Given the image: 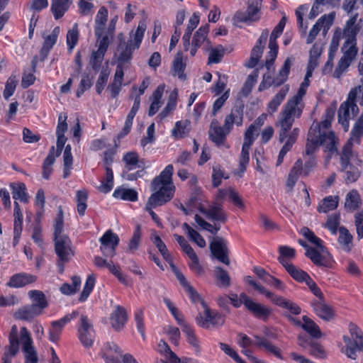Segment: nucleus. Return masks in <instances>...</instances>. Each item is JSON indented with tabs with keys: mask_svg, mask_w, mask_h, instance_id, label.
<instances>
[{
	"mask_svg": "<svg viewBox=\"0 0 363 363\" xmlns=\"http://www.w3.org/2000/svg\"><path fill=\"white\" fill-rule=\"evenodd\" d=\"M173 172V165L168 164L158 176L152 179L150 189L154 193L147 200L149 207L156 208L163 206L173 199L176 189L172 179Z\"/></svg>",
	"mask_w": 363,
	"mask_h": 363,
	"instance_id": "1",
	"label": "nucleus"
},
{
	"mask_svg": "<svg viewBox=\"0 0 363 363\" xmlns=\"http://www.w3.org/2000/svg\"><path fill=\"white\" fill-rule=\"evenodd\" d=\"M357 104L363 106V87L361 86L352 89L349 92L347 100L340 106L338 122L345 132L349 130L350 120L354 118L359 112Z\"/></svg>",
	"mask_w": 363,
	"mask_h": 363,
	"instance_id": "2",
	"label": "nucleus"
},
{
	"mask_svg": "<svg viewBox=\"0 0 363 363\" xmlns=\"http://www.w3.org/2000/svg\"><path fill=\"white\" fill-rule=\"evenodd\" d=\"M245 281L252 286L255 290L259 291L261 294L264 295L267 298H269L271 301L277 306L288 310L293 315H299L301 313V308L296 303L286 299L281 296H277L272 292L267 290L263 286L258 284L252 279V277L247 276L245 278Z\"/></svg>",
	"mask_w": 363,
	"mask_h": 363,
	"instance_id": "3",
	"label": "nucleus"
},
{
	"mask_svg": "<svg viewBox=\"0 0 363 363\" xmlns=\"http://www.w3.org/2000/svg\"><path fill=\"white\" fill-rule=\"evenodd\" d=\"M348 329L351 337L343 335L342 340L345 343V347L342 349V352L345 353L348 358L356 359L357 357V350L363 349V333L362 330L353 323L349 324Z\"/></svg>",
	"mask_w": 363,
	"mask_h": 363,
	"instance_id": "4",
	"label": "nucleus"
},
{
	"mask_svg": "<svg viewBox=\"0 0 363 363\" xmlns=\"http://www.w3.org/2000/svg\"><path fill=\"white\" fill-rule=\"evenodd\" d=\"M54 242L55 252L57 257L56 264L58 272L62 274L65 272V264L69 262L74 255V252L72 249V242L67 235L54 240Z\"/></svg>",
	"mask_w": 363,
	"mask_h": 363,
	"instance_id": "5",
	"label": "nucleus"
},
{
	"mask_svg": "<svg viewBox=\"0 0 363 363\" xmlns=\"http://www.w3.org/2000/svg\"><path fill=\"white\" fill-rule=\"evenodd\" d=\"M302 113L301 108H293L289 105H285L281 113L282 117L279 120L281 129L279 133V140L283 143L287 138V133L291 130L294 122V117L299 118Z\"/></svg>",
	"mask_w": 363,
	"mask_h": 363,
	"instance_id": "6",
	"label": "nucleus"
},
{
	"mask_svg": "<svg viewBox=\"0 0 363 363\" xmlns=\"http://www.w3.org/2000/svg\"><path fill=\"white\" fill-rule=\"evenodd\" d=\"M202 305L206 308L203 315L199 314L196 318V323L201 328L205 329L212 327H220L225 323V315L213 312L206 307L205 302L201 300Z\"/></svg>",
	"mask_w": 363,
	"mask_h": 363,
	"instance_id": "7",
	"label": "nucleus"
},
{
	"mask_svg": "<svg viewBox=\"0 0 363 363\" xmlns=\"http://www.w3.org/2000/svg\"><path fill=\"white\" fill-rule=\"evenodd\" d=\"M239 336H240L241 337L239 344L242 347L245 348L252 345H255L258 347H264L267 351L272 353L275 357L280 359H284L281 353L280 349L274 346L267 338L255 335V337L257 341L255 343H253L252 340L245 334L240 333Z\"/></svg>",
	"mask_w": 363,
	"mask_h": 363,
	"instance_id": "8",
	"label": "nucleus"
},
{
	"mask_svg": "<svg viewBox=\"0 0 363 363\" xmlns=\"http://www.w3.org/2000/svg\"><path fill=\"white\" fill-rule=\"evenodd\" d=\"M357 14L352 16L346 21L344 28L342 30V38H345V41L342 45V50L347 48L351 43H357V35L360 31L362 20L360 19L357 23Z\"/></svg>",
	"mask_w": 363,
	"mask_h": 363,
	"instance_id": "9",
	"label": "nucleus"
},
{
	"mask_svg": "<svg viewBox=\"0 0 363 363\" xmlns=\"http://www.w3.org/2000/svg\"><path fill=\"white\" fill-rule=\"evenodd\" d=\"M78 337L83 346L86 348L91 347L94 344L95 332L86 315H82L80 317Z\"/></svg>",
	"mask_w": 363,
	"mask_h": 363,
	"instance_id": "10",
	"label": "nucleus"
},
{
	"mask_svg": "<svg viewBox=\"0 0 363 363\" xmlns=\"http://www.w3.org/2000/svg\"><path fill=\"white\" fill-rule=\"evenodd\" d=\"M209 247L211 253L214 258L226 265L230 264L228 242L223 238L216 237L210 243Z\"/></svg>",
	"mask_w": 363,
	"mask_h": 363,
	"instance_id": "11",
	"label": "nucleus"
},
{
	"mask_svg": "<svg viewBox=\"0 0 363 363\" xmlns=\"http://www.w3.org/2000/svg\"><path fill=\"white\" fill-rule=\"evenodd\" d=\"M101 242L100 250L105 257H113L116 255V247L120 239L117 234L111 230H108L99 240Z\"/></svg>",
	"mask_w": 363,
	"mask_h": 363,
	"instance_id": "12",
	"label": "nucleus"
},
{
	"mask_svg": "<svg viewBox=\"0 0 363 363\" xmlns=\"http://www.w3.org/2000/svg\"><path fill=\"white\" fill-rule=\"evenodd\" d=\"M79 315L77 311H73L71 313L66 314L62 318L51 323V328L49 331V340L56 342L60 337V335L65 325L72 320L75 319Z\"/></svg>",
	"mask_w": 363,
	"mask_h": 363,
	"instance_id": "13",
	"label": "nucleus"
},
{
	"mask_svg": "<svg viewBox=\"0 0 363 363\" xmlns=\"http://www.w3.org/2000/svg\"><path fill=\"white\" fill-rule=\"evenodd\" d=\"M245 298V307L257 318L267 320L272 313V309L254 301L248 296H242Z\"/></svg>",
	"mask_w": 363,
	"mask_h": 363,
	"instance_id": "14",
	"label": "nucleus"
},
{
	"mask_svg": "<svg viewBox=\"0 0 363 363\" xmlns=\"http://www.w3.org/2000/svg\"><path fill=\"white\" fill-rule=\"evenodd\" d=\"M245 104L242 101H236L231 109L230 114L225 118V126L228 128H233V125L241 126L243 123V112Z\"/></svg>",
	"mask_w": 363,
	"mask_h": 363,
	"instance_id": "15",
	"label": "nucleus"
},
{
	"mask_svg": "<svg viewBox=\"0 0 363 363\" xmlns=\"http://www.w3.org/2000/svg\"><path fill=\"white\" fill-rule=\"evenodd\" d=\"M334 18V13H331L328 15L325 14L322 16L313 25V28L311 29L309 34L306 38V43L311 44L315 39L321 28L323 26H325L328 28L333 24Z\"/></svg>",
	"mask_w": 363,
	"mask_h": 363,
	"instance_id": "16",
	"label": "nucleus"
},
{
	"mask_svg": "<svg viewBox=\"0 0 363 363\" xmlns=\"http://www.w3.org/2000/svg\"><path fill=\"white\" fill-rule=\"evenodd\" d=\"M199 211L209 220L221 223H225L227 221V216L223 209L221 203H214L209 206L208 208L201 207L199 208Z\"/></svg>",
	"mask_w": 363,
	"mask_h": 363,
	"instance_id": "17",
	"label": "nucleus"
},
{
	"mask_svg": "<svg viewBox=\"0 0 363 363\" xmlns=\"http://www.w3.org/2000/svg\"><path fill=\"white\" fill-rule=\"evenodd\" d=\"M128 320V315L125 309L121 306H116L115 310L110 316V323L116 331L121 330Z\"/></svg>",
	"mask_w": 363,
	"mask_h": 363,
	"instance_id": "18",
	"label": "nucleus"
},
{
	"mask_svg": "<svg viewBox=\"0 0 363 363\" xmlns=\"http://www.w3.org/2000/svg\"><path fill=\"white\" fill-rule=\"evenodd\" d=\"M312 306L315 314L321 319L325 321H330L334 319L335 316L334 308L328 305L324 300L313 302Z\"/></svg>",
	"mask_w": 363,
	"mask_h": 363,
	"instance_id": "19",
	"label": "nucleus"
},
{
	"mask_svg": "<svg viewBox=\"0 0 363 363\" xmlns=\"http://www.w3.org/2000/svg\"><path fill=\"white\" fill-rule=\"evenodd\" d=\"M103 358L106 363H122V350L114 342H106L104 347Z\"/></svg>",
	"mask_w": 363,
	"mask_h": 363,
	"instance_id": "20",
	"label": "nucleus"
},
{
	"mask_svg": "<svg viewBox=\"0 0 363 363\" xmlns=\"http://www.w3.org/2000/svg\"><path fill=\"white\" fill-rule=\"evenodd\" d=\"M42 313L39 311L36 307L32 304L25 305L13 313V318L16 320L24 321H32L35 317L41 315Z\"/></svg>",
	"mask_w": 363,
	"mask_h": 363,
	"instance_id": "21",
	"label": "nucleus"
},
{
	"mask_svg": "<svg viewBox=\"0 0 363 363\" xmlns=\"http://www.w3.org/2000/svg\"><path fill=\"white\" fill-rule=\"evenodd\" d=\"M37 280V277L33 274L27 273L15 274L10 277L7 286L12 288H21L27 284L34 283Z\"/></svg>",
	"mask_w": 363,
	"mask_h": 363,
	"instance_id": "22",
	"label": "nucleus"
},
{
	"mask_svg": "<svg viewBox=\"0 0 363 363\" xmlns=\"http://www.w3.org/2000/svg\"><path fill=\"white\" fill-rule=\"evenodd\" d=\"M170 266L172 269L173 272L174 273L176 277L179 281V284L182 286L186 290V291L189 294L191 298L193 301H196L200 300L201 298L196 291L189 284L187 281L184 275L175 267V265L172 263V260L169 261Z\"/></svg>",
	"mask_w": 363,
	"mask_h": 363,
	"instance_id": "23",
	"label": "nucleus"
},
{
	"mask_svg": "<svg viewBox=\"0 0 363 363\" xmlns=\"http://www.w3.org/2000/svg\"><path fill=\"white\" fill-rule=\"evenodd\" d=\"M319 143H320V145H324L325 151H328L331 155L337 152V145L338 140L333 131L320 133Z\"/></svg>",
	"mask_w": 363,
	"mask_h": 363,
	"instance_id": "24",
	"label": "nucleus"
},
{
	"mask_svg": "<svg viewBox=\"0 0 363 363\" xmlns=\"http://www.w3.org/2000/svg\"><path fill=\"white\" fill-rule=\"evenodd\" d=\"M72 0H51L50 11L55 20L61 18L72 4Z\"/></svg>",
	"mask_w": 363,
	"mask_h": 363,
	"instance_id": "25",
	"label": "nucleus"
},
{
	"mask_svg": "<svg viewBox=\"0 0 363 363\" xmlns=\"http://www.w3.org/2000/svg\"><path fill=\"white\" fill-rule=\"evenodd\" d=\"M278 261L294 280L300 283H302L306 280L305 277L308 274L307 272L296 267L292 263L288 262L283 258H279Z\"/></svg>",
	"mask_w": 363,
	"mask_h": 363,
	"instance_id": "26",
	"label": "nucleus"
},
{
	"mask_svg": "<svg viewBox=\"0 0 363 363\" xmlns=\"http://www.w3.org/2000/svg\"><path fill=\"white\" fill-rule=\"evenodd\" d=\"M108 18V9L102 6L99 9L96 18L94 34L96 38H100L104 33L105 25Z\"/></svg>",
	"mask_w": 363,
	"mask_h": 363,
	"instance_id": "27",
	"label": "nucleus"
},
{
	"mask_svg": "<svg viewBox=\"0 0 363 363\" xmlns=\"http://www.w3.org/2000/svg\"><path fill=\"white\" fill-rule=\"evenodd\" d=\"M232 128H228L227 126H223L220 128H217L213 131H208L209 139L213 142L216 146L220 147L224 145L227 135L230 133Z\"/></svg>",
	"mask_w": 363,
	"mask_h": 363,
	"instance_id": "28",
	"label": "nucleus"
},
{
	"mask_svg": "<svg viewBox=\"0 0 363 363\" xmlns=\"http://www.w3.org/2000/svg\"><path fill=\"white\" fill-rule=\"evenodd\" d=\"M28 296L33 301L31 304L36 307L37 309L42 313L44 309L48 306V303L45 295L43 291L38 290H31L28 291Z\"/></svg>",
	"mask_w": 363,
	"mask_h": 363,
	"instance_id": "29",
	"label": "nucleus"
},
{
	"mask_svg": "<svg viewBox=\"0 0 363 363\" xmlns=\"http://www.w3.org/2000/svg\"><path fill=\"white\" fill-rule=\"evenodd\" d=\"M339 237H338V242L340 245L342 249L347 252H350L352 250V240L353 237L349 232V230L344 226L339 227Z\"/></svg>",
	"mask_w": 363,
	"mask_h": 363,
	"instance_id": "30",
	"label": "nucleus"
},
{
	"mask_svg": "<svg viewBox=\"0 0 363 363\" xmlns=\"http://www.w3.org/2000/svg\"><path fill=\"white\" fill-rule=\"evenodd\" d=\"M164 87V84H160L154 91L152 95V102L148 111V115L150 116H154L158 111L160 107L161 99L163 95Z\"/></svg>",
	"mask_w": 363,
	"mask_h": 363,
	"instance_id": "31",
	"label": "nucleus"
},
{
	"mask_svg": "<svg viewBox=\"0 0 363 363\" xmlns=\"http://www.w3.org/2000/svg\"><path fill=\"white\" fill-rule=\"evenodd\" d=\"M303 321L302 329L305 330L310 336L318 339L321 337L322 333L319 326L310 318L306 315L302 317Z\"/></svg>",
	"mask_w": 363,
	"mask_h": 363,
	"instance_id": "32",
	"label": "nucleus"
},
{
	"mask_svg": "<svg viewBox=\"0 0 363 363\" xmlns=\"http://www.w3.org/2000/svg\"><path fill=\"white\" fill-rule=\"evenodd\" d=\"M10 187L11 189L12 197L15 201L19 200L23 203L28 202V195L24 183H13L11 184Z\"/></svg>",
	"mask_w": 363,
	"mask_h": 363,
	"instance_id": "33",
	"label": "nucleus"
},
{
	"mask_svg": "<svg viewBox=\"0 0 363 363\" xmlns=\"http://www.w3.org/2000/svg\"><path fill=\"white\" fill-rule=\"evenodd\" d=\"M289 91V85L284 86L268 104V110L272 113L277 111L280 104L284 100Z\"/></svg>",
	"mask_w": 363,
	"mask_h": 363,
	"instance_id": "34",
	"label": "nucleus"
},
{
	"mask_svg": "<svg viewBox=\"0 0 363 363\" xmlns=\"http://www.w3.org/2000/svg\"><path fill=\"white\" fill-rule=\"evenodd\" d=\"M113 196L116 199L129 201H136L138 199V192L135 190L123 187L116 188Z\"/></svg>",
	"mask_w": 363,
	"mask_h": 363,
	"instance_id": "35",
	"label": "nucleus"
},
{
	"mask_svg": "<svg viewBox=\"0 0 363 363\" xmlns=\"http://www.w3.org/2000/svg\"><path fill=\"white\" fill-rule=\"evenodd\" d=\"M138 48H135L133 40L129 39L118 56L117 65H122L123 66V64L129 62L132 59L133 52Z\"/></svg>",
	"mask_w": 363,
	"mask_h": 363,
	"instance_id": "36",
	"label": "nucleus"
},
{
	"mask_svg": "<svg viewBox=\"0 0 363 363\" xmlns=\"http://www.w3.org/2000/svg\"><path fill=\"white\" fill-rule=\"evenodd\" d=\"M81 286V278L79 276L72 277V284L64 283L60 288V292L67 296H71L79 289Z\"/></svg>",
	"mask_w": 363,
	"mask_h": 363,
	"instance_id": "37",
	"label": "nucleus"
},
{
	"mask_svg": "<svg viewBox=\"0 0 363 363\" xmlns=\"http://www.w3.org/2000/svg\"><path fill=\"white\" fill-rule=\"evenodd\" d=\"M361 204L360 196L355 189L350 191L346 196L345 206L350 211L357 209Z\"/></svg>",
	"mask_w": 363,
	"mask_h": 363,
	"instance_id": "38",
	"label": "nucleus"
},
{
	"mask_svg": "<svg viewBox=\"0 0 363 363\" xmlns=\"http://www.w3.org/2000/svg\"><path fill=\"white\" fill-rule=\"evenodd\" d=\"M259 71L257 69H255L250 75H248L241 89V93L244 96H247L251 93L253 86L257 81Z\"/></svg>",
	"mask_w": 363,
	"mask_h": 363,
	"instance_id": "39",
	"label": "nucleus"
},
{
	"mask_svg": "<svg viewBox=\"0 0 363 363\" xmlns=\"http://www.w3.org/2000/svg\"><path fill=\"white\" fill-rule=\"evenodd\" d=\"M106 178L101 182L98 190L104 194L110 192L113 186V173L111 168H106Z\"/></svg>",
	"mask_w": 363,
	"mask_h": 363,
	"instance_id": "40",
	"label": "nucleus"
},
{
	"mask_svg": "<svg viewBox=\"0 0 363 363\" xmlns=\"http://www.w3.org/2000/svg\"><path fill=\"white\" fill-rule=\"evenodd\" d=\"M339 197L329 196L323 200V203L318 207V211L320 213H327L333 211L337 207Z\"/></svg>",
	"mask_w": 363,
	"mask_h": 363,
	"instance_id": "41",
	"label": "nucleus"
},
{
	"mask_svg": "<svg viewBox=\"0 0 363 363\" xmlns=\"http://www.w3.org/2000/svg\"><path fill=\"white\" fill-rule=\"evenodd\" d=\"M183 333L186 336V340L196 352L199 351V344L198 338L196 337L194 330L191 326L187 323L182 326Z\"/></svg>",
	"mask_w": 363,
	"mask_h": 363,
	"instance_id": "42",
	"label": "nucleus"
},
{
	"mask_svg": "<svg viewBox=\"0 0 363 363\" xmlns=\"http://www.w3.org/2000/svg\"><path fill=\"white\" fill-rule=\"evenodd\" d=\"M308 252H305L306 257L309 258L311 262L317 266L328 267V262L325 257L321 255L316 249L310 248Z\"/></svg>",
	"mask_w": 363,
	"mask_h": 363,
	"instance_id": "43",
	"label": "nucleus"
},
{
	"mask_svg": "<svg viewBox=\"0 0 363 363\" xmlns=\"http://www.w3.org/2000/svg\"><path fill=\"white\" fill-rule=\"evenodd\" d=\"M79 30H78V25L77 23H75L72 28L69 30L67 33V49L69 52L72 51L74 48L76 46V45L78 43L79 40Z\"/></svg>",
	"mask_w": 363,
	"mask_h": 363,
	"instance_id": "44",
	"label": "nucleus"
},
{
	"mask_svg": "<svg viewBox=\"0 0 363 363\" xmlns=\"http://www.w3.org/2000/svg\"><path fill=\"white\" fill-rule=\"evenodd\" d=\"M186 68V64L182 62V55L181 52H178L173 61L172 69L174 74L178 76L181 79H185L186 75L184 74V70Z\"/></svg>",
	"mask_w": 363,
	"mask_h": 363,
	"instance_id": "45",
	"label": "nucleus"
},
{
	"mask_svg": "<svg viewBox=\"0 0 363 363\" xmlns=\"http://www.w3.org/2000/svg\"><path fill=\"white\" fill-rule=\"evenodd\" d=\"M214 276L219 281V286L228 287L230 285V277L226 270L220 267H216L214 269Z\"/></svg>",
	"mask_w": 363,
	"mask_h": 363,
	"instance_id": "46",
	"label": "nucleus"
},
{
	"mask_svg": "<svg viewBox=\"0 0 363 363\" xmlns=\"http://www.w3.org/2000/svg\"><path fill=\"white\" fill-rule=\"evenodd\" d=\"M123 161L128 170H133L140 162L139 155L136 152H128L123 155Z\"/></svg>",
	"mask_w": 363,
	"mask_h": 363,
	"instance_id": "47",
	"label": "nucleus"
},
{
	"mask_svg": "<svg viewBox=\"0 0 363 363\" xmlns=\"http://www.w3.org/2000/svg\"><path fill=\"white\" fill-rule=\"evenodd\" d=\"M209 32V25L206 24L199 28L194 35L192 43L196 47H201L206 38L207 34Z\"/></svg>",
	"mask_w": 363,
	"mask_h": 363,
	"instance_id": "48",
	"label": "nucleus"
},
{
	"mask_svg": "<svg viewBox=\"0 0 363 363\" xmlns=\"http://www.w3.org/2000/svg\"><path fill=\"white\" fill-rule=\"evenodd\" d=\"M303 235L312 244L318 247L320 250L324 252L325 247L322 245V240L318 238L314 233L308 228H303L301 230Z\"/></svg>",
	"mask_w": 363,
	"mask_h": 363,
	"instance_id": "49",
	"label": "nucleus"
},
{
	"mask_svg": "<svg viewBox=\"0 0 363 363\" xmlns=\"http://www.w3.org/2000/svg\"><path fill=\"white\" fill-rule=\"evenodd\" d=\"M95 284V278L92 275H89L85 282L83 290L79 297V302H84L89 296Z\"/></svg>",
	"mask_w": 363,
	"mask_h": 363,
	"instance_id": "50",
	"label": "nucleus"
},
{
	"mask_svg": "<svg viewBox=\"0 0 363 363\" xmlns=\"http://www.w3.org/2000/svg\"><path fill=\"white\" fill-rule=\"evenodd\" d=\"M251 145L249 144H242L241 154L239 160V169L242 173L245 172L247 168V166L250 161V148Z\"/></svg>",
	"mask_w": 363,
	"mask_h": 363,
	"instance_id": "51",
	"label": "nucleus"
},
{
	"mask_svg": "<svg viewBox=\"0 0 363 363\" xmlns=\"http://www.w3.org/2000/svg\"><path fill=\"white\" fill-rule=\"evenodd\" d=\"M340 216L338 213H334L328 216L327 222L324 225V227L328 228L333 235H336L338 226L340 225Z\"/></svg>",
	"mask_w": 363,
	"mask_h": 363,
	"instance_id": "52",
	"label": "nucleus"
},
{
	"mask_svg": "<svg viewBox=\"0 0 363 363\" xmlns=\"http://www.w3.org/2000/svg\"><path fill=\"white\" fill-rule=\"evenodd\" d=\"M104 56L105 54L103 52H99L96 50L92 51L90 56L89 64L94 72H97L100 69Z\"/></svg>",
	"mask_w": 363,
	"mask_h": 363,
	"instance_id": "53",
	"label": "nucleus"
},
{
	"mask_svg": "<svg viewBox=\"0 0 363 363\" xmlns=\"http://www.w3.org/2000/svg\"><path fill=\"white\" fill-rule=\"evenodd\" d=\"M141 229L140 225H138L134 230L133 235L128 243V250L131 252L136 251L140 245L141 240Z\"/></svg>",
	"mask_w": 363,
	"mask_h": 363,
	"instance_id": "54",
	"label": "nucleus"
},
{
	"mask_svg": "<svg viewBox=\"0 0 363 363\" xmlns=\"http://www.w3.org/2000/svg\"><path fill=\"white\" fill-rule=\"evenodd\" d=\"M195 221L199 225H200L203 229L208 231L213 235H216L217 233L220 229V225L218 224H215L212 225L209 223L206 222L203 220L199 215L196 214L194 217Z\"/></svg>",
	"mask_w": 363,
	"mask_h": 363,
	"instance_id": "55",
	"label": "nucleus"
},
{
	"mask_svg": "<svg viewBox=\"0 0 363 363\" xmlns=\"http://www.w3.org/2000/svg\"><path fill=\"white\" fill-rule=\"evenodd\" d=\"M110 72L107 68H103L99 74L98 79L96 83V91L97 94H101L106 86Z\"/></svg>",
	"mask_w": 363,
	"mask_h": 363,
	"instance_id": "56",
	"label": "nucleus"
},
{
	"mask_svg": "<svg viewBox=\"0 0 363 363\" xmlns=\"http://www.w3.org/2000/svg\"><path fill=\"white\" fill-rule=\"evenodd\" d=\"M262 2L261 0H255L248 3V6L246 11L252 21H257L259 19V16L257 13L259 12L261 9Z\"/></svg>",
	"mask_w": 363,
	"mask_h": 363,
	"instance_id": "57",
	"label": "nucleus"
},
{
	"mask_svg": "<svg viewBox=\"0 0 363 363\" xmlns=\"http://www.w3.org/2000/svg\"><path fill=\"white\" fill-rule=\"evenodd\" d=\"M64 220L63 211L61 207L59 208L57 218H55V230H54V240L62 238L64 235L62 234L63 230Z\"/></svg>",
	"mask_w": 363,
	"mask_h": 363,
	"instance_id": "58",
	"label": "nucleus"
},
{
	"mask_svg": "<svg viewBox=\"0 0 363 363\" xmlns=\"http://www.w3.org/2000/svg\"><path fill=\"white\" fill-rule=\"evenodd\" d=\"M16 77L11 75L5 84V89L3 93L4 97L8 100L14 93L17 85Z\"/></svg>",
	"mask_w": 363,
	"mask_h": 363,
	"instance_id": "59",
	"label": "nucleus"
},
{
	"mask_svg": "<svg viewBox=\"0 0 363 363\" xmlns=\"http://www.w3.org/2000/svg\"><path fill=\"white\" fill-rule=\"evenodd\" d=\"M154 245L157 247L159 252L162 255L163 258L167 261L169 262L172 259L171 255L169 253L167 247L164 242L162 240L160 236L155 235L152 240Z\"/></svg>",
	"mask_w": 363,
	"mask_h": 363,
	"instance_id": "60",
	"label": "nucleus"
},
{
	"mask_svg": "<svg viewBox=\"0 0 363 363\" xmlns=\"http://www.w3.org/2000/svg\"><path fill=\"white\" fill-rule=\"evenodd\" d=\"M60 33V28L59 26H56L53 28L51 34L47 35L44 38V42L43 46L51 50L57 40L58 35Z\"/></svg>",
	"mask_w": 363,
	"mask_h": 363,
	"instance_id": "61",
	"label": "nucleus"
},
{
	"mask_svg": "<svg viewBox=\"0 0 363 363\" xmlns=\"http://www.w3.org/2000/svg\"><path fill=\"white\" fill-rule=\"evenodd\" d=\"M146 28L145 21H140L133 35L134 40L133 41L135 48H140Z\"/></svg>",
	"mask_w": 363,
	"mask_h": 363,
	"instance_id": "62",
	"label": "nucleus"
},
{
	"mask_svg": "<svg viewBox=\"0 0 363 363\" xmlns=\"http://www.w3.org/2000/svg\"><path fill=\"white\" fill-rule=\"evenodd\" d=\"M91 86L92 78H91L88 74H84L77 88L76 92L77 97L79 98L84 94V92L86 90L90 89Z\"/></svg>",
	"mask_w": 363,
	"mask_h": 363,
	"instance_id": "63",
	"label": "nucleus"
},
{
	"mask_svg": "<svg viewBox=\"0 0 363 363\" xmlns=\"http://www.w3.org/2000/svg\"><path fill=\"white\" fill-rule=\"evenodd\" d=\"M164 333L169 336L173 345H178L180 339L179 329L174 326L167 325L164 328Z\"/></svg>",
	"mask_w": 363,
	"mask_h": 363,
	"instance_id": "64",
	"label": "nucleus"
}]
</instances>
